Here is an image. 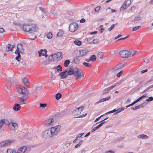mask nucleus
Masks as SVG:
<instances>
[{
  "label": "nucleus",
  "mask_w": 153,
  "mask_h": 153,
  "mask_svg": "<svg viewBox=\"0 0 153 153\" xmlns=\"http://www.w3.org/2000/svg\"><path fill=\"white\" fill-rule=\"evenodd\" d=\"M59 75L60 76L61 78L62 79L65 78L68 76L66 70L59 74Z\"/></svg>",
  "instance_id": "f3484780"
},
{
  "label": "nucleus",
  "mask_w": 153,
  "mask_h": 153,
  "mask_svg": "<svg viewBox=\"0 0 153 153\" xmlns=\"http://www.w3.org/2000/svg\"><path fill=\"white\" fill-rule=\"evenodd\" d=\"M39 56L40 57L42 56H45V57L48 56L47 55V51L46 49L44 50H41L38 52Z\"/></svg>",
  "instance_id": "4468645a"
},
{
  "label": "nucleus",
  "mask_w": 153,
  "mask_h": 153,
  "mask_svg": "<svg viewBox=\"0 0 153 153\" xmlns=\"http://www.w3.org/2000/svg\"><path fill=\"white\" fill-rule=\"evenodd\" d=\"M140 27H141V26H138L137 27H134L133 28L132 31H135L137 30L138 28H140Z\"/></svg>",
  "instance_id": "3c124183"
},
{
  "label": "nucleus",
  "mask_w": 153,
  "mask_h": 153,
  "mask_svg": "<svg viewBox=\"0 0 153 153\" xmlns=\"http://www.w3.org/2000/svg\"><path fill=\"white\" fill-rule=\"evenodd\" d=\"M10 144V141L5 140L0 142V147L7 146Z\"/></svg>",
  "instance_id": "4be33fe9"
},
{
  "label": "nucleus",
  "mask_w": 153,
  "mask_h": 153,
  "mask_svg": "<svg viewBox=\"0 0 153 153\" xmlns=\"http://www.w3.org/2000/svg\"><path fill=\"white\" fill-rule=\"evenodd\" d=\"M76 68H69L66 70L67 71V74L68 75H74L75 71Z\"/></svg>",
  "instance_id": "2eb2a0df"
},
{
  "label": "nucleus",
  "mask_w": 153,
  "mask_h": 153,
  "mask_svg": "<svg viewBox=\"0 0 153 153\" xmlns=\"http://www.w3.org/2000/svg\"><path fill=\"white\" fill-rule=\"evenodd\" d=\"M124 108L123 107H122L120 108H118L117 110H116V111H117V112H116L114 113V115H115V114H117L118 113H119L121 111H123L124 110Z\"/></svg>",
  "instance_id": "72a5a7b5"
},
{
  "label": "nucleus",
  "mask_w": 153,
  "mask_h": 153,
  "mask_svg": "<svg viewBox=\"0 0 153 153\" xmlns=\"http://www.w3.org/2000/svg\"><path fill=\"white\" fill-rule=\"evenodd\" d=\"M146 97V95H143L142 96L140 97L139 98H138L137 99V100H138V101H139L141 100L144 97Z\"/></svg>",
  "instance_id": "13d9d810"
},
{
  "label": "nucleus",
  "mask_w": 153,
  "mask_h": 153,
  "mask_svg": "<svg viewBox=\"0 0 153 153\" xmlns=\"http://www.w3.org/2000/svg\"><path fill=\"white\" fill-rule=\"evenodd\" d=\"M42 87V85L40 84L37 85L35 87L33 91L36 92L37 91H38L40 90Z\"/></svg>",
  "instance_id": "cd10ccee"
},
{
  "label": "nucleus",
  "mask_w": 153,
  "mask_h": 153,
  "mask_svg": "<svg viewBox=\"0 0 153 153\" xmlns=\"http://www.w3.org/2000/svg\"><path fill=\"white\" fill-rule=\"evenodd\" d=\"M101 122L102 123H100L99 125H98L97 126L98 129H99L100 127L102 126V125L105 123V122Z\"/></svg>",
  "instance_id": "49530a36"
},
{
  "label": "nucleus",
  "mask_w": 153,
  "mask_h": 153,
  "mask_svg": "<svg viewBox=\"0 0 153 153\" xmlns=\"http://www.w3.org/2000/svg\"><path fill=\"white\" fill-rule=\"evenodd\" d=\"M22 28L24 31L30 33L36 32L38 29L36 25L34 23L24 24Z\"/></svg>",
  "instance_id": "f257e3e1"
},
{
  "label": "nucleus",
  "mask_w": 153,
  "mask_h": 153,
  "mask_svg": "<svg viewBox=\"0 0 153 153\" xmlns=\"http://www.w3.org/2000/svg\"><path fill=\"white\" fill-rule=\"evenodd\" d=\"M152 62L151 59L150 58L147 57L145 59L143 64L144 65H146V66H151L150 65L151 64Z\"/></svg>",
  "instance_id": "f8f14e48"
},
{
  "label": "nucleus",
  "mask_w": 153,
  "mask_h": 153,
  "mask_svg": "<svg viewBox=\"0 0 153 153\" xmlns=\"http://www.w3.org/2000/svg\"><path fill=\"white\" fill-rule=\"evenodd\" d=\"M83 142V140H80L79 143L75 146V148H77L79 147L82 144Z\"/></svg>",
  "instance_id": "a19ab883"
},
{
  "label": "nucleus",
  "mask_w": 153,
  "mask_h": 153,
  "mask_svg": "<svg viewBox=\"0 0 153 153\" xmlns=\"http://www.w3.org/2000/svg\"><path fill=\"white\" fill-rule=\"evenodd\" d=\"M114 24L112 25L111 26L108 28V31H110L114 28Z\"/></svg>",
  "instance_id": "603ef678"
},
{
  "label": "nucleus",
  "mask_w": 153,
  "mask_h": 153,
  "mask_svg": "<svg viewBox=\"0 0 153 153\" xmlns=\"http://www.w3.org/2000/svg\"><path fill=\"white\" fill-rule=\"evenodd\" d=\"M127 66L126 64L124 63H121L117 64L116 65V67H124Z\"/></svg>",
  "instance_id": "4c0bfd02"
},
{
  "label": "nucleus",
  "mask_w": 153,
  "mask_h": 153,
  "mask_svg": "<svg viewBox=\"0 0 153 153\" xmlns=\"http://www.w3.org/2000/svg\"><path fill=\"white\" fill-rule=\"evenodd\" d=\"M83 134L84 133L79 134L76 136V137L78 138L80 137L83 135Z\"/></svg>",
  "instance_id": "4d7b16f0"
},
{
  "label": "nucleus",
  "mask_w": 153,
  "mask_h": 153,
  "mask_svg": "<svg viewBox=\"0 0 153 153\" xmlns=\"http://www.w3.org/2000/svg\"><path fill=\"white\" fill-rule=\"evenodd\" d=\"M61 128V126L60 125H58L54 126V127L50 128L52 134V136H53L58 134Z\"/></svg>",
  "instance_id": "423d86ee"
},
{
  "label": "nucleus",
  "mask_w": 153,
  "mask_h": 153,
  "mask_svg": "<svg viewBox=\"0 0 153 153\" xmlns=\"http://www.w3.org/2000/svg\"><path fill=\"white\" fill-rule=\"evenodd\" d=\"M115 111H116V110L115 109H114V110H113L112 111H109L107 113H106V114L111 113H112L115 112Z\"/></svg>",
  "instance_id": "052dcab7"
},
{
  "label": "nucleus",
  "mask_w": 153,
  "mask_h": 153,
  "mask_svg": "<svg viewBox=\"0 0 153 153\" xmlns=\"http://www.w3.org/2000/svg\"><path fill=\"white\" fill-rule=\"evenodd\" d=\"M100 6H98L96 7L95 8V11H98L100 9Z\"/></svg>",
  "instance_id": "e2e57ef3"
},
{
  "label": "nucleus",
  "mask_w": 153,
  "mask_h": 153,
  "mask_svg": "<svg viewBox=\"0 0 153 153\" xmlns=\"http://www.w3.org/2000/svg\"><path fill=\"white\" fill-rule=\"evenodd\" d=\"M18 128V124L16 123L10 122V134H15L17 133Z\"/></svg>",
  "instance_id": "39448f33"
},
{
  "label": "nucleus",
  "mask_w": 153,
  "mask_h": 153,
  "mask_svg": "<svg viewBox=\"0 0 153 153\" xmlns=\"http://www.w3.org/2000/svg\"><path fill=\"white\" fill-rule=\"evenodd\" d=\"M80 113L79 109L77 108L74 110L72 112V114L75 115H78Z\"/></svg>",
  "instance_id": "7c9ffc66"
},
{
  "label": "nucleus",
  "mask_w": 153,
  "mask_h": 153,
  "mask_svg": "<svg viewBox=\"0 0 153 153\" xmlns=\"http://www.w3.org/2000/svg\"><path fill=\"white\" fill-rule=\"evenodd\" d=\"M83 64L84 65L86 66H90V64L89 63L84 62L83 63Z\"/></svg>",
  "instance_id": "5fc2aeb1"
},
{
  "label": "nucleus",
  "mask_w": 153,
  "mask_h": 153,
  "mask_svg": "<svg viewBox=\"0 0 153 153\" xmlns=\"http://www.w3.org/2000/svg\"><path fill=\"white\" fill-rule=\"evenodd\" d=\"M148 71V69H145V70H143L141 71V74H143L144 73H145L146 72H147Z\"/></svg>",
  "instance_id": "338daca9"
},
{
  "label": "nucleus",
  "mask_w": 153,
  "mask_h": 153,
  "mask_svg": "<svg viewBox=\"0 0 153 153\" xmlns=\"http://www.w3.org/2000/svg\"><path fill=\"white\" fill-rule=\"evenodd\" d=\"M123 81L124 80H121L120 81L117 82L115 84V85H114V86H115V87L116 85H121L122 83L123 82Z\"/></svg>",
  "instance_id": "c03bdc74"
},
{
  "label": "nucleus",
  "mask_w": 153,
  "mask_h": 153,
  "mask_svg": "<svg viewBox=\"0 0 153 153\" xmlns=\"http://www.w3.org/2000/svg\"><path fill=\"white\" fill-rule=\"evenodd\" d=\"M146 105V103H143L139 105L136 106L135 108H132L131 109L132 110H135L136 109L144 107H145Z\"/></svg>",
  "instance_id": "412c9836"
},
{
  "label": "nucleus",
  "mask_w": 153,
  "mask_h": 153,
  "mask_svg": "<svg viewBox=\"0 0 153 153\" xmlns=\"http://www.w3.org/2000/svg\"><path fill=\"white\" fill-rule=\"evenodd\" d=\"M143 81H142L140 82L136 86V88L138 89H139L140 88H141L143 86L145 85V84H143Z\"/></svg>",
  "instance_id": "2f4dec72"
},
{
  "label": "nucleus",
  "mask_w": 153,
  "mask_h": 153,
  "mask_svg": "<svg viewBox=\"0 0 153 153\" xmlns=\"http://www.w3.org/2000/svg\"><path fill=\"white\" fill-rule=\"evenodd\" d=\"M70 63V61L69 59L65 60L64 62V66L65 67H67Z\"/></svg>",
  "instance_id": "e433bc0d"
},
{
  "label": "nucleus",
  "mask_w": 153,
  "mask_h": 153,
  "mask_svg": "<svg viewBox=\"0 0 153 153\" xmlns=\"http://www.w3.org/2000/svg\"><path fill=\"white\" fill-rule=\"evenodd\" d=\"M110 99V97H107L103 98L102 99H101L100 100L98 101L97 102H96L94 104L95 105L98 104L99 103L102 102H103L104 101H105L106 100H108Z\"/></svg>",
  "instance_id": "393cba45"
},
{
  "label": "nucleus",
  "mask_w": 153,
  "mask_h": 153,
  "mask_svg": "<svg viewBox=\"0 0 153 153\" xmlns=\"http://www.w3.org/2000/svg\"><path fill=\"white\" fill-rule=\"evenodd\" d=\"M137 137L143 139H146L148 138V137L147 135L143 134L138 135Z\"/></svg>",
  "instance_id": "c756f323"
},
{
  "label": "nucleus",
  "mask_w": 153,
  "mask_h": 153,
  "mask_svg": "<svg viewBox=\"0 0 153 153\" xmlns=\"http://www.w3.org/2000/svg\"><path fill=\"white\" fill-rule=\"evenodd\" d=\"M10 153H17V152L15 150L10 149Z\"/></svg>",
  "instance_id": "774afa93"
},
{
  "label": "nucleus",
  "mask_w": 153,
  "mask_h": 153,
  "mask_svg": "<svg viewBox=\"0 0 153 153\" xmlns=\"http://www.w3.org/2000/svg\"><path fill=\"white\" fill-rule=\"evenodd\" d=\"M135 54V52L134 50L128 51L124 50L120 51L119 53L120 57L123 59H127L132 57Z\"/></svg>",
  "instance_id": "f03ea898"
},
{
  "label": "nucleus",
  "mask_w": 153,
  "mask_h": 153,
  "mask_svg": "<svg viewBox=\"0 0 153 153\" xmlns=\"http://www.w3.org/2000/svg\"><path fill=\"white\" fill-rule=\"evenodd\" d=\"M8 122L7 120L3 119L0 120V128L2 126L3 124H7Z\"/></svg>",
  "instance_id": "bb28decb"
},
{
  "label": "nucleus",
  "mask_w": 153,
  "mask_h": 153,
  "mask_svg": "<svg viewBox=\"0 0 153 153\" xmlns=\"http://www.w3.org/2000/svg\"><path fill=\"white\" fill-rule=\"evenodd\" d=\"M115 87V86H112L110 87H109L105 89L102 91V94H105L108 93L109 91Z\"/></svg>",
  "instance_id": "b1692460"
},
{
  "label": "nucleus",
  "mask_w": 153,
  "mask_h": 153,
  "mask_svg": "<svg viewBox=\"0 0 153 153\" xmlns=\"http://www.w3.org/2000/svg\"><path fill=\"white\" fill-rule=\"evenodd\" d=\"M96 56L95 55H92L90 58L89 59H88L87 61H95L96 60Z\"/></svg>",
  "instance_id": "c85d7f7f"
},
{
  "label": "nucleus",
  "mask_w": 153,
  "mask_h": 153,
  "mask_svg": "<svg viewBox=\"0 0 153 153\" xmlns=\"http://www.w3.org/2000/svg\"><path fill=\"white\" fill-rule=\"evenodd\" d=\"M153 87V85H150V86L148 87L144 91H143L142 92L143 93V92H145L147 90L150 88H152Z\"/></svg>",
  "instance_id": "864d4df0"
},
{
  "label": "nucleus",
  "mask_w": 153,
  "mask_h": 153,
  "mask_svg": "<svg viewBox=\"0 0 153 153\" xmlns=\"http://www.w3.org/2000/svg\"><path fill=\"white\" fill-rule=\"evenodd\" d=\"M62 68H53V70H54L55 71V73H56L57 71L58 72H60V71H62Z\"/></svg>",
  "instance_id": "f704fd0d"
},
{
  "label": "nucleus",
  "mask_w": 153,
  "mask_h": 153,
  "mask_svg": "<svg viewBox=\"0 0 153 153\" xmlns=\"http://www.w3.org/2000/svg\"><path fill=\"white\" fill-rule=\"evenodd\" d=\"M42 135V137L45 138L52 137L51 130L49 128L43 132Z\"/></svg>",
  "instance_id": "1a4fd4ad"
},
{
  "label": "nucleus",
  "mask_w": 153,
  "mask_h": 153,
  "mask_svg": "<svg viewBox=\"0 0 153 153\" xmlns=\"http://www.w3.org/2000/svg\"><path fill=\"white\" fill-rule=\"evenodd\" d=\"M22 48V45L21 44L18 45L17 46V49L15 52V53L17 55V56L16 57V59L18 61L20 60L21 56L20 53V51Z\"/></svg>",
  "instance_id": "6e6552de"
},
{
  "label": "nucleus",
  "mask_w": 153,
  "mask_h": 153,
  "mask_svg": "<svg viewBox=\"0 0 153 153\" xmlns=\"http://www.w3.org/2000/svg\"><path fill=\"white\" fill-rule=\"evenodd\" d=\"M19 93L22 95V97H26L29 94L27 89L22 85H18L17 87Z\"/></svg>",
  "instance_id": "7ed1b4c3"
},
{
  "label": "nucleus",
  "mask_w": 153,
  "mask_h": 153,
  "mask_svg": "<svg viewBox=\"0 0 153 153\" xmlns=\"http://www.w3.org/2000/svg\"><path fill=\"white\" fill-rule=\"evenodd\" d=\"M74 44L80 46L82 44V42L80 40H75L74 42Z\"/></svg>",
  "instance_id": "c9c22d12"
},
{
  "label": "nucleus",
  "mask_w": 153,
  "mask_h": 153,
  "mask_svg": "<svg viewBox=\"0 0 153 153\" xmlns=\"http://www.w3.org/2000/svg\"><path fill=\"white\" fill-rule=\"evenodd\" d=\"M40 107L42 108H45L47 106V104L46 103H40Z\"/></svg>",
  "instance_id": "a18cd8bd"
},
{
  "label": "nucleus",
  "mask_w": 153,
  "mask_h": 153,
  "mask_svg": "<svg viewBox=\"0 0 153 153\" xmlns=\"http://www.w3.org/2000/svg\"><path fill=\"white\" fill-rule=\"evenodd\" d=\"M62 95L61 94L58 93L55 95V97L57 100H59L62 97Z\"/></svg>",
  "instance_id": "58836bf2"
},
{
  "label": "nucleus",
  "mask_w": 153,
  "mask_h": 153,
  "mask_svg": "<svg viewBox=\"0 0 153 153\" xmlns=\"http://www.w3.org/2000/svg\"><path fill=\"white\" fill-rule=\"evenodd\" d=\"M47 36L48 38L51 39L52 37V34L51 32H49L47 33Z\"/></svg>",
  "instance_id": "37998d69"
},
{
  "label": "nucleus",
  "mask_w": 153,
  "mask_h": 153,
  "mask_svg": "<svg viewBox=\"0 0 153 153\" xmlns=\"http://www.w3.org/2000/svg\"><path fill=\"white\" fill-rule=\"evenodd\" d=\"M98 42V40L97 39H94L93 41V43L94 44H97Z\"/></svg>",
  "instance_id": "8fccbe9b"
},
{
  "label": "nucleus",
  "mask_w": 153,
  "mask_h": 153,
  "mask_svg": "<svg viewBox=\"0 0 153 153\" xmlns=\"http://www.w3.org/2000/svg\"><path fill=\"white\" fill-rule=\"evenodd\" d=\"M77 108L79 109V111H80V112L81 113V112L84 109V107L83 106H82L78 108Z\"/></svg>",
  "instance_id": "09e8293b"
},
{
  "label": "nucleus",
  "mask_w": 153,
  "mask_h": 153,
  "mask_svg": "<svg viewBox=\"0 0 153 153\" xmlns=\"http://www.w3.org/2000/svg\"><path fill=\"white\" fill-rule=\"evenodd\" d=\"M22 81L25 85L28 87H29L30 82L28 79L26 77H25L22 79Z\"/></svg>",
  "instance_id": "6ab92c4d"
},
{
  "label": "nucleus",
  "mask_w": 153,
  "mask_h": 153,
  "mask_svg": "<svg viewBox=\"0 0 153 153\" xmlns=\"http://www.w3.org/2000/svg\"><path fill=\"white\" fill-rule=\"evenodd\" d=\"M21 108V107L20 104L16 103L14 105L13 109L14 111H17L20 110Z\"/></svg>",
  "instance_id": "5701e85b"
},
{
  "label": "nucleus",
  "mask_w": 153,
  "mask_h": 153,
  "mask_svg": "<svg viewBox=\"0 0 153 153\" xmlns=\"http://www.w3.org/2000/svg\"><path fill=\"white\" fill-rule=\"evenodd\" d=\"M123 73V71H121L120 72H119V73H118L117 74V76L118 77H120V76Z\"/></svg>",
  "instance_id": "6e6d98bb"
},
{
  "label": "nucleus",
  "mask_w": 153,
  "mask_h": 153,
  "mask_svg": "<svg viewBox=\"0 0 153 153\" xmlns=\"http://www.w3.org/2000/svg\"><path fill=\"white\" fill-rule=\"evenodd\" d=\"M53 121L54 120L52 118H51L45 120V124L46 126H50Z\"/></svg>",
  "instance_id": "dca6fc26"
},
{
  "label": "nucleus",
  "mask_w": 153,
  "mask_h": 153,
  "mask_svg": "<svg viewBox=\"0 0 153 153\" xmlns=\"http://www.w3.org/2000/svg\"><path fill=\"white\" fill-rule=\"evenodd\" d=\"M65 110L61 112L60 113H58L56 114V116L57 117H61L63 116L65 114Z\"/></svg>",
  "instance_id": "473e14b6"
},
{
  "label": "nucleus",
  "mask_w": 153,
  "mask_h": 153,
  "mask_svg": "<svg viewBox=\"0 0 153 153\" xmlns=\"http://www.w3.org/2000/svg\"><path fill=\"white\" fill-rule=\"evenodd\" d=\"M78 27V25L76 23H72L69 26V30L71 32H74L77 29Z\"/></svg>",
  "instance_id": "9d476101"
},
{
  "label": "nucleus",
  "mask_w": 153,
  "mask_h": 153,
  "mask_svg": "<svg viewBox=\"0 0 153 153\" xmlns=\"http://www.w3.org/2000/svg\"><path fill=\"white\" fill-rule=\"evenodd\" d=\"M153 100V97H150L149 98V99L146 100V101L147 102H149L152 101Z\"/></svg>",
  "instance_id": "de8ad7c7"
},
{
  "label": "nucleus",
  "mask_w": 153,
  "mask_h": 153,
  "mask_svg": "<svg viewBox=\"0 0 153 153\" xmlns=\"http://www.w3.org/2000/svg\"><path fill=\"white\" fill-rule=\"evenodd\" d=\"M79 52L78 57H81L85 55L87 53V51L86 50H81L79 51Z\"/></svg>",
  "instance_id": "a211bd4d"
},
{
  "label": "nucleus",
  "mask_w": 153,
  "mask_h": 153,
  "mask_svg": "<svg viewBox=\"0 0 153 153\" xmlns=\"http://www.w3.org/2000/svg\"><path fill=\"white\" fill-rule=\"evenodd\" d=\"M27 149V147L26 146H22L19 149L17 152V153H25Z\"/></svg>",
  "instance_id": "aec40b11"
},
{
  "label": "nucleus",
  "mask_w": 153,
  "mask_h": 153,
  "mask_svg": "<svg viewBox=\"0 0 153 153\" xmlns=\"http://www.w3.org/2000/svg\"><path fill=\"white\" fill-rule=\"evenodd\" d=\"M63 34V32L62 30H60L57 34V36L58 37H62Z\"/></svg>",
  "instance_id": "79ce46f5"
},
{
  "label": "nucleus",
  "mask_w": 153,
  "mask_h": 153,
  "mask_svg": "<svg viewBox=\"0 0 153 153\" xmlns=\"http://www.w3.org/2000/svg\"><path fill=\"white\" fill-rule=\"evenodd\" d=\"M131 99L130 98H128L127 100L126 101V103L127 104H128V103H129V102H131Z\"/></svg>",
  "instance_id": "0e129e2a"
},
{
  "label": "nucleus",
  "mask_w": 153,
  "mask_h": 153,
  "mask_svg": "<svg viewBox=\"0 0 153 153\" xmlns=\"http://www.w3.org/2000/svg\"><path fill=\"white\" fill-rule=\"evenodd\" d=\"M24 97L21 96L18 98V102L20 104V105H22L23 104H25L26 101L27 99V98H24Z\"/></svg>",
  "instance_id": "ddd939ff"
},
{
  "label": "nucleus",
  "mask_w": 153,
  "mask_h": 153,
  "mask_svg": "<svg viewBox=\"0 0 153 153\" xmlns=\"http://www.w3.org/2000/svg\"><path fill=\"white\" fill-rule=\"evenodd\" d=\"M131 0H126L122 6L121 8H123L124 9L127 8L131 4Z\"/></svg>",
  "instance_id": "9b49d317"
},
{
  "label": "nucleus",
  "mask_w": 153,
  "mask_h": 153,
  "mask_svg": "<svg viewBox=\"0 0 153 153\" xmlns=\"http://www.w3.org/2000/svg\"><path fill=\"white\" fill-rule=\"evenodd\" d=\"M84 75L82 71L79 68H76L74 74V76L75 79L78 80L81 78Z\"/></svg>",
  "instance_id": "0eeeda50"
},
{
  "label": "nucleus",
  "mask_w": 153,
  "mask_h": 153,
  "mask_svg": "<svg viewBox=\"0 0 153 153\" xmlns=\"http://www.w3.org/2000/svg\"><path fill=\"white\" fill-rule=\"evenodd\" d=\"M98 128L97 127H94L93 129L91 130V132H93L96 130L98 129Z\"/></svg>",
  "instance_id": "69168bd1"
},
{
  "label": "nucleus",
  "mask_w": 153,
  "mask_h": 153,
  "mask_svg": "<svg viewBox=\"0 0 153 153\" xmlns=\"http://www.w3.org/2000/svg\"><path fill=\"white\" fill-rule=\"evenodd\" d=\"M103 56V53L102 52H100L98 53L97 54L98 57L100 58H102Z\"/></svg>",
  "instance_id": "ea45409f"
},
{
  "label": "nucleus",
  "mask_w": 153,
  "mask_h": 153,
  "mask_svg": "<svg viewBox=\"0 0 153 153\" xmlns=\"http://www.w3.org/2000/svg\"><path fill=\"white\" fill-rule=\"evenodd\" d=\"M62 58V54L61 52H58L53 55H51L49 57L50 62L58 61L61 60Z\"/></svg>",
  "instance_id": "20e7f679"
},
{
  "label": "nucleus",
  "mask_w": 153,
  "mask_h": 153,
  "mask_svg": "<svg viewBox=\"0 0 153 153\" xmlns=\"http://www.w3.org/2000/svg\"><path fill=\"white\" fill-rule=\"evenodd\" d=\"M129 36L128 35L127 36H126L125 37H124V38H120V39H119L117 40V41L125 39L128 38Z\"/></svg>",
  "instance_id": "bf43d9fd"
},
{
  "label": "nucleus",
  "mask_w": 153,
  "mask_h": 153,
  "mask_svg": "<svg viewBox=\"0 0 153 153\" xmlns=\"http://www.w3.org/2000/svg\"><path fill=\"white\" fill-rule=\"evenodd\" d=\"M103 115H101L98 118H96V120H95L94 122H97V121H98L103 116Z\"/></svg>",
  "instance_id": "680f3d73"
},
{
  "label": "nucleus",
  "mask_w": 153,
  "mask_h": 153,
  "mask_svg": "<svg viewBox=\"0 0 153 153\" xmlns=\"http://www.w3.org/2000/svg\"><path fill=\"white\" fill-rule=\"evenodd\" d=\"M110 99V97H107L103 98L102 99H101L100 100L98 101L97 102H96L94 104L95 105L98 104L99 103L102 102H103L104 101H105L106 100H108Z\"/></svg>",
  "instance_id": "a878e982"
}]
</instances>
